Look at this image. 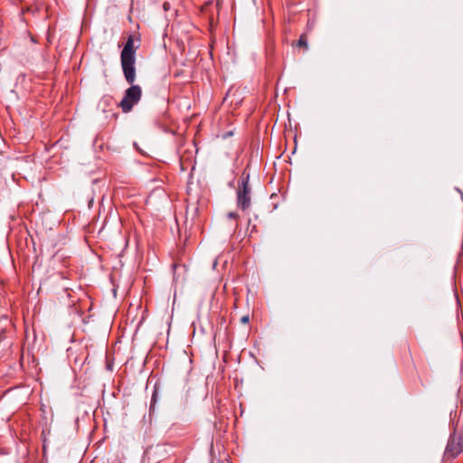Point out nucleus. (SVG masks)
Masks as SVG:
<instances>
[{"mask_svg":"<svg viewBox=\"0 0 463 463\" xmlns=\"http://www.w3.org/2000/svg\"><path fill=\"white\" fill-rule=\"evenodd\" d=\"M136 49L134 37L129 35L120 54L123 74L128 84L134 83L136 80Z\"/></svg>","mask_w":463,"mask_h":463,"instance_id":"nucleus-1","label":"nucleus"},{"mask_svg":"<svg viewBox=\"0 0 463 463\" xmlns=\"http://www.w3.org/2000/svg\"><path fill=\"white\" fill-rule=\"evenodd\" d=\"M463 452V419L459 417L456 423L454 432L449 436L444 456L449 459H454Z\"/></svg>","mask_w":463,"mask_h":463,"instance_id":"nucleus-2","label":"nucleus"},{"mask_svg":"<svg viewBox=\"0 0 463 463\" xmlns=\"http://www.w3.org/2000/svg\"><path fill=\"white\" fill-rule=\"evenodd\" d=\"M250 175L243 172L238 183L236 191L237 207L243 212L248 211L251 206V188L249 184Z\"/></svg>","mask_w":463,"mask_h":463,"instance_id":"nucleus-3","label":"nucleus"},{"mask_svg":"<svg viewBox=\"0 0 463 463\" xmlns=\"http://www.w3.org/2000/svg\"><path fill=\"white\" fill-rule=\"evenodd\" d=\"M131 86L125 91L124 98L119 103L124 113L131 111L133 107L140 100L142 90L140 86L130 84Z\"/></svg>","mask_w":463,"mask_h":463,"instance_id":"nucleus-4","label":"nucleus"},{"mask_svg":"<svg viewBox=\"0 0 463 463\" xmlns=\"http://www.w3.org/2000/svg\"><path fill=\"white\" fill-rule=\"evenodd\" d=\"M297 46L307 49V39L305 34H302L297 43Z\"/></svg>","mask_w":463,"mask_h":463,"instance_id":"nucleus-5","label":"nucleus"},{"mask_svg":"<svg viewBox=\"0 0 463 463\" xmlns=\"http://www.w3.org/2000/svg\"><path fill=\"white\" fill-rule=\"evenodd\" d=\"M227 217L229 219H235L236 220V219L239 218V214L237 213H235V212H230V213H228Z\"/></svg>","mask_w":463,"mask_h":463,"instance_id":"nucleus-6","label":"nucleus"},{"mask_svg":"<svg viewBox=\"0 0 463 463\" xmlns=\"http://www.w3.org/2000/svg\"><path fill=\"white\" fill-rule=\"evenodd\" d=\"M249 321H250L249 316H243L241 317V323H242V324H247V323H249Z\"/></svg>","mask_w":463,"mask_h":463,"instance_id":"nucleus-7","label":"nucleus"},{"mask_svg":"<svg viewBox=\"0 0 463 463\" xmlns=\"http://www.w3.org/2000/svg\"><path fill=\"white\" fill-rule=\"evenodd\" d=\"M163 8L165 11H167L170 9V4L168 2H165L163 5Z\"/></svg>","mask_w":463,"mask_h":463,"instance_id":"nucleus-8","label":"nucleus"}]
</instances>
